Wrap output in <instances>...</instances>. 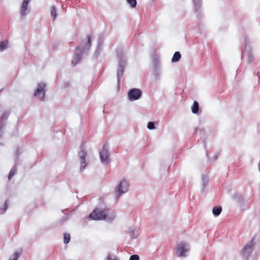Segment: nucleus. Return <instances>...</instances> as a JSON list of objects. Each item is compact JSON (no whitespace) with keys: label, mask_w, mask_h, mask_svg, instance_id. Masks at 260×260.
Masks as SVG:
<instances>
[{"label":"nucleus","mask_w":260,"mask_h":260,"mask_svg":"<svg viewBox=\"0 0 260 260\" xmlns=\"http://www.w3.org/2000/svg\"><path fill=\"white\" fill-rule=\"evenodd\" d=\"M147 128L149 129H153L155 128L154 124L153 122H149L147 124Z\"/></svg>","instance_id":"nucleus-21"},{"label":"nucleus","mask_w":260,"mask_h":260,"mask_svg":"<svg viewBox=\"0 0 260 260\" xmlns=\"http://www.w3.org/2000/svg\"><path fill=\"white\" fill-rule=\"evenodd\" d=\"M127 2L131 5L132 8H135L137 5L136 0H127Z\"/></svg>","instance_id":"nucleus-20"},{"label":"nucleus","mask_w":260,"mask_h":260,"mask_svg":"<svg viewBox=\"0 0 260 260\" xmlns=\"http://www.w3.org/2000/svg\"><path fill=\"white\" fill-rule=\"evenodd\" d=\"M8 117V114H4L3 116L1 117V118L0 119V120H1V122H2V119L3 118H7Z\"/></svg>","instance_id":"nucleus-25"},{"label":"nucleus","mask_w":260,"mask_h":260,"mask_svg":"<svg viewBox=\"0 0 260 260\" xmlns=\"http://www.w3.org/2000/svg\"><path fill=\"white\" fill-rule=\"evenodd\" d=\"M181 58V54L179 52H175L174 54V55L172 58V61L174 62L178 61Z\"/></svg>","instance_id":"nucleus-13"},{"label":"nucleus","mask_w":260,"mask_h":260,"mask_svg":"<svg viewBox=\"0 0 260 260\" xmlns=\"http://www.w3.org/2000/svg\"><path fill=\"white\" fill-rule=\"evenodd\" d=\"M129 260H139V257L138 255L134 254L131 256Z\"/></svg>","instance_id":"nucleus-22"},{"label":"nucleus","mask_w":260,"mask_h":260,"mask_svg":"<svg viewBox=\"0 0 260 260\" xmlns=\"http://www.w3.org/2000/svg\"><path fill=\"white\" fill-rule=\"evenodd\" d=\"M17 171V168L16 167H14L10 172L9 175L8 176L9 180H11L12 178L14 176Z\"/></svg>","instance_id":"nucleus-18"},{"label":"nucleus","mask_w":260,"mask_h":260,"mask_svg":"<svg viewBox=\"0 0 260 260\" xmlns=\"http://www.w3.org/2000/svg\"><path fill=\"white\" fill-rule=\"evenodd\" d=\"M100 158L103 164H107L109 161L108 150L106 145L103 146V150L100 153Z\"/></svg>","instance_id":"nucleus-5"},{"label":"nucleus","mask_w":260,"mask_h":260,"mask_svg":"<svg viewBox=\"0 0 260 260\" xmlns=\"http://www.w3.org/2000/svg\"><path fill=\"white\" fill-rule=\"evenodd\" d=\"M29 0H24L21 7V15L24 16L26 14L27 5Z\"/></svg>","instance_id":"nucleus-11"},{"label":"nucleus","mask_w":260,"mask_h":260,"mask_svg":"<svg viewBox=\"0 0 260 260\" xmlns=\"http://www.w3.org/2000/svg\"><path fill=\"white\" fill-rule=\"evenodd\" d=\"M45 88V84L44 83H40L38 84V88L35 93V96H37L41 100L44 99L45 92L44 89Z\"/></svg>","instance_id":"nucleus-6"},{"label":"nucleus","mask_w":260,"mask_h":260,"mask_svg":"<svg viewBox=\"0 0 260 260\" xmlns=\"http://www.w3.org/2000/svg\"><path fill=\"white\" fill-rule=\"evenodd\" d=\"M194 2V4L196 5V7L199 6V7H200V0H193Z\"/></svg>","instance_id":"nucleus-24"},{"label":"nucleus","mask_w":260,"mask_h":260,"mask_svg":"<svg viewBox=\"0 0 260 260\" xmlns=\"http://www.w3.org/2000/svg\"><path fill=\"white\" fill-rule=\"evenodd\" d=\"M108 210H101L100 209H95L89 215L88 218L95 220H104L106 219L108 213Z\"/></svg>","instance_id":"nucleus-1"},{"label":"nucleus","mask_w":260,"mask_h":260,"mask_svg":"<svg viewBox=\"0 0 260 260\" xmlns=\"http://www.w3.org/2000/svg\"><path fill=\"white\" fill-rule=\"evenodd\" d=\"M91 46V37L90 36H87V42L86 44H84L83 46H79L77 47V49L80 50L82 52L85 50L88 49Z\"/></svg>","instance_id":"nucleus-7"},{"label":"nucleus","mask_w":260,"mask_h":260,"mask_svg":"<svg viewBox=\"0 0 260 260\" xmlns=\"http://www.w3.org/2000/svg\"><path fill=\"white\" fill-rule=\"evenodd\" d=\"M51 15L53 18V19H55L57 13L56 8L54 6L51 7Z\"/></svg>","instance_id":"nucleus-19"},{"label":"nucleus","mask_w":260,"mask_h":260,"mask_svg":"<svg viewBox=\"0 0 260 260\" xmlns=\"http://www.w3.org/2000/svg\"><path fill=\"white\" fill-rule=\"evenodd\" d=\"M128 186L129 184L128 182L124 179L122 180L118 187L115 188L117 198H118L120 194L126 192Z\"/></svg>","instance_id":"nucleus-2"},{"label":"nucleus","mask_w":260,"mask_h":260,"mask_svg":"<svg viewBox=\"0 0 260 260\" xmlns=\"http://www.w3.org/2000/svg\"><path fill=\"white\" fill-rule=\"evenodd\" d=\"M187 244L181 242L178 244L176 248V255L178 257L185 256V252L188 250Z\"/></svg>","instance_id":"nucleus-3"},{"label":"nucleus","mask_w":260,"mask_h":260,"mask_svg":"<svg viewBox=\"0 0 260 260\" xmlns=\"http://www.w3.org/2000/svg\"><path fill=\"white\" fill-rule=\"evenodd\" d=\"M86 156V152L84 150H82L80 152V154L81 170L84 169L86 166V161H85Z\"/></svg>","instance_id":"nucleus-8"},{"label":"nucleus","mask_w":260,"mask_h":260,"mask_svg":"<svg viewBox=\"0 0 260 260\" xmlns=\"http://www.w3.org/2000/svg\"><path fill=\"white\" fill-rule=\"evenodd\" d=\"M258 168H259V171L260 172V162L258 164Z\"/></svg>","instance_id":"nucleus-27"},{"label":"nucleus","mask_w":260,"mask_h":260,"mask_svg":"<svg viewBox=\"0 0 260 260\" xmlns=\"http://www.w3.org/2000/svg\"><path fill=\"white\" fill-rule=\"evenodd\" d=\"M4 207H5V210H6L7 209V208H8V204H7V202H6L5 203Z\"/></svg>","instance_id":"nucleus-26"},{"label":"nucleus","mask_w":260,"mask_h":260,"mask_svg":"<svg viewBox=\"0 0 260 260\" xmlns=\"http://www.w3.org/2000/svg\"><path fill=\"white\" fill-rule=\"evenodd\" d=\"M192 112L193 113H197L199 111V104L197 102L194 101L191 107Z\"/></svg>","instance_id":"nucleus-15"},{"label":"nucleus","mask_w":260,"mask_h":260,"mask_svg":"<svg viewBox=\"0 0 260 260\" xmlns=\"http://www.w3.org/2000/svg\"><path fill=\"white\" fill-rule=\"evenodd\" d=\"M29 0H24L21 7V15L24 16L26 14L27 5Z\"/></svg>","instance_id":"nucleus-9"},{"label":"nucleus","mask_w":260,"mask_h":260,"mask_svg":"<svg viewBox=\"0 0 260 260\" xmlns=\"http://www.w3.org/2000/svg\"><path fill=\"white\" fill-rule=\"evenodd\" d=\"M222 208L221 207H215L213 208L212 212L215 216L219 215L221 212Z\"/></svg>","instance_id":"nucleus-14"},{"label":"nucleus","mask_w":260,"mask_h":260,"mask_svg":"<svg viewBox=\"0 0 260 260\" xmlns=\"http://www.w3.org/2000/svg\"><path fill=\"white\" fill-rule=\"evenodd\" d=\"M14 255H15V257L13 258H10V260H17L18 259V257L20 256V254L18 252H15Z\"/></svg>","instance_id":"nucleus-23"},{"label":"nucleus","mask_w":260,"mask_h":260,"mask_svg":"<svg viewBox=\"0 0 260 260\" xmlns=\"http://www.w3.org/2000/svg\"><path fill=\"white\" fill-rule=\"evenodd\" d=\"M252 244L251 243L250 244H247L245 245L244 248H243V252L244 254L247 253L248 255L251 252V248L252 247Z\"/></svg>","instance_id":"nucleus-12"},{"label":"nucleus","mask_w":260,"mask_h":260,"mask_svg":"<svg viewBox=\"0 0 260 260\" xmlns=\"http://www.w3.org/2000/svg\"><path fill=\"white\" fill-rule=\"evenodd\" d=\"M142 95V92L140 89L134 88L131 89L128 92V98L131 101H134L139 99Z\"/></svg>","instance_id":"nucleus-4"},{"label":"nucleus","mask_w":260,"mask_h":260,"mask_svg":"<svg viewBox=\"0 0 260 260\" xmlns=\"http://www.w3.org/2000/svg\"><path fill=\"white\" fill-rule=\"evenodd\" d=\"M29 0H24L21 7V15L24 16L26 14L27 5Z\"/></svg>","instance_id":"nucleus-10"},{"label":"nucleus","mask_w":260,"mask_h":260,"mask_svg":"<svg viewBox=\"0 0 260 260\" xmlns=\"http://www.w3.org/2000/svg\"><path fill=\"white\" fill-rule=\"evenodd\" d=\"M8 43H9L8 41L1 42H0V51H2L4 49H6L8 47Z\"/></svg>","instance_id":"nucleus-16"},{"label":"nucleus","mask_w":260,"mask_h":260,"mask_svg":"<svg viewBox=\"0 0 260 260\" xmlns=\"http://www.w3.org/2000/svg\"><path fill=\"white\" fill-rule=\"evenodd\" d=\"M70 241V235L68 233H64L63 234V242L67 244L69 243Z\"/></svg>","instance_id":"nucleus-17"}]
</instances>
